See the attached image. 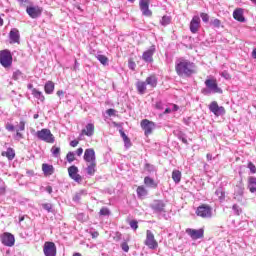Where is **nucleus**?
Here are the masks:
<instances>
[{"label": "nucleus", "instance_id": "obj_1", "mask_svg": "<svg viewBox=\"0 0 256 256\" xmlns=\"http://www.w3.org/2000/svg\"><path fill=\"white\" fill-rule=\"evenodd\" d=\"M175 72L178 77H193V75H197V64L190 59L180 57L175 62Z\"/></svg>", "mask_w": 256, "mask_h": 256}, {"label": "nucleus", "instance_id": "obj_2", "mask_svg": "<svg viewBox=\"0 0 256 256\" xmlns=\"http://www.w3.org/2000/svg\"><path fill=\"white\" fill-rule=\"evenodd\" d=\"M86 163L87 175L93 176L97 173V156L95 155V149L88 148L84 152L83 157Z\"/></svg>", "mask_w": 256, "mask_h": 256}, {"label": "nucleus", "instance_id": "obj_3", "mask_svg": "<svg viewBox=\"0 0 256 256\" xmlns=\"http://www.w3.org/2000/svg\"><path fill=\"white\" fill-rule=\"evenodd\" d=\"M197 217L201 219H211L213 217V207L209 204H200L195 211Z\"/></svg>", "mask_w": 256, "mask_h": 256}, {"label": "nucleus", "instance_id": "obj_4", "mask_svg": "<svg viewBox=\"0 0 256 256\" xmlns=\"http://www.w3.org/2000/svg\"><path fill=\"white\" fill-rule=\"evenodd\" d=\"M36 136L40 141H44L45 143H55V136L47 128L37 131Z\"/></svg>", "mask_w": 256, "mask_h": 256}, {"label": "nucleus", "instance_id": "obj_5", "mask_svg": "<svg viewBox=\"0 0 256 256\" xmlns=\"http://www.w3.org/2000/svg\"><path fill=\"white\" fill-rule=\"evenodd\" d=\"M0 64L2 65V67H5V69H9V67L13 65V55H11V51H0Z\"/></svg>", "mask_w": 256, "mask_h": 256}, {"label": "nucleus", "instance_id": "obj_6", "mask_svg": "<svg viewBox=\"0 0 256 256\" xmlns=\"http://www.w3.org/2000/svg\"><path fill=\"white\" fill-rule=\"evenodd\" d=\"M144 245L148 247V249L155 250L159 247V242L155 239V234L152 233L151 230L146 231V239L144 241Z\"/></svg>", "mask_w": 256, "mask_h": 256}, {"label": "nucleus", "instance_id": "obj_7", "mask_svg": "<svg viewBox=\"0 0 256 256\" xmlns=\"http://www.w3.org/2000/svg\"><path fill=\"white\" fill-rule=\"evenodd\" d=\"M140 127L144 131L145 137H149V135H153V131H155V122L149 119H143L140 122Z\"/></svg>", "mask_w": 256, "mask_h": 256}, {"label": "nucleus", "instance_id": "obj_8", "mask_svg": "<svg viewBox=\"0 0 256 256\" xmlns=\"http://www.w3.org/2000/svg\"><path fill=\"white\" fill-rule=\"evenodd\" d=\"M26 13L31 17V19H39L43 15V7L30 5L26 7Z\"/></svg>", "mask_w": 256, "mask_h": 256}, {"label": "nucleus", "instance_id": "obj_9", "mask_svg": "<svg viewBox=\"0 0 256 256\" xmlns=\"http://www.w3.org/2000/svg\"><path fill=\"white\" fill-rule=\"evenodd\" d=\"M205 86L209 91H212V93H223V90L219 88V84H217V79L215 78L206 79Z\"/></svg>", "mask_w": 256, "mask_h": 256}, {"label": "nucleus", "instance_id": "obj_10", "mask_svg": "<svg viewBox=\"0 0 256 256\" xmlns=\"http://www.w3.org/2000/svg\"><path fill=\"white\" fill-rule=\"evenodd\" d=\"M68 175L70 179H73L76 183H81L83 181V177L79 174V168L75 165L68 168Z\"/></svg>", "mask_w": 256, "mask_h": 256}, {"label": "nucleus", "instance_id": "obj_11", "mask_svg": "<svg viewBox=\"0 0 256 256\" xmlns=\"http://www.w3.org/2000/svg\"><path fill=\"white\" fill-rule=\"evenodd\" d=\"M186 233L194 241H197V239H203V237H205V230L203 228H200L198 230L188 228V229H186Z\"/></svg>", "mask_w": 256, "mask_h": 256}, {"label": "nucleus", "instance_id": "obj_12", "mask_svg": "<svg viewBox=\"0 0 256 256\" xmlns=\"http://www.w3.org/2000/svg\"><path fill=\"white\" fill-rule=\"evenodd\" d=\"M209 110L213 113L216 117H221V115H225V107L219 106L217 101H213L209 105Z\"/></svg>", "mask_w": 256, "mask_h": 256}, {"label": "nucleus", "instance_id": "obj_13", "mask_svg": "<svg viewBox=\"0 0 256 256\" xmlns=\"http://www.w3.org/2000/svg\"><path fill=\"white\" fill-rule=\"evenodd\" d=\"M43 253L45 256H57V246L53 242H45Z\"/></svg>", "mask_w": 256, "mask_h": 256}, {"label": "nucleus", "instance_id": "obj_14", "mask_svg": "<svg viewBox=\"0 0 256 256\" xmlns=\"http://www.w3.org/2000/svg\"><path fill=\"white\" fill-rule=\"evenodd\" d=\"M189 29L193 35L199 33V29H201V18L199 16L195 15L192 17Z\"/></svg>", "mask_w": 256, "mask_h": 256}, {"label": "nucleus", "instance_id": "obj_15", "mask_svg": "<svg viewBox=\"0 0 256 256\" xmlns=\"http://www.w3.org/2000/svg\"><path fill=\"white\" fill-rule=\"evenodd\" d=\"M151 3V0H140L139 7L142 12V15L145 17H152L153 12L149 10V4Z\"/></svg>", "mask_w": 256, "mask_h": 256}, {"label": "nucleus", "instance_id": "obj_16", "mask_svg": "<svg viewBox=\"0 0 256 256\" xmlns=\"http://www.w3.org/2000/svg\"><path fill=\"white\" fill-rule=\"evenodd\" d=\"M156 51L155 45L150 46L149 49L142 54L143 61H145V63H153V55H155Z\"/></svg>", "mask_w": 256, "mask_h": 256}, {"label": "nucleus", "instance_id": "obj_17", "mask_svg": "<svg viewBox=\"0 0 256 256\" xmlns=\"http://www.w3.org/2000/svg\"><path fill=\"white\" fill-rule=\"evenodd\" d=\"M1 242L6 247H13V245H15V236L9 232H5L1 236Z\"/></svg>", "mask_w": 256, "mask_h": 256}, {"label": "nucleus", "instance_id": "obj_18", "mask_svg": "<svg viewBox=\"0 0 256 256\" xmlns=\"http://www.w3.org/2000/svg\"><path fill=\"white\" fill-rule=\"evenodd\" d=\"M81 135H86V137H93V135H95V125L93 123H88L85 128L82 129Z\"/></svg>", "mask_w": 256, "mask_h": 256}, {"label": "nucleus", "instance_id": "obj_19", "mask_svg": "<svg viewBox=\"0 0 256 256\" xmlns=\"http://www.w3.org/2000/svg\"><path fill=\"white\" fill-rule=\"evenodd\" d=\"M233 17L236 21H239V23H245V16H243V9L237 8L233 12Z\"/></svg>", "mask_w": 256, "mask_h": 256}, {"label": "nucleus", "instance_id": "obj_20", "mask_svg": "<svg viewBox=\"0 0 256 256\" xmlns=\"http://www.w3.org/2000/svg\"><path fill=\"white\" fill-rule=\"evenodd\" d=\"M21 36L19 35V30L17 29H12L9 33V39L10 43H18L19 44V39Z\"/></svg>", "mask_w": 256, "mask_h": 256}, {"label": "nucleus", "instance_id": "obj_21", "mask_svg": "<svg viewBox=\"0 0 256 256\" xmlns=\"http://www.w3.org/2000/svg\"><path fill=\"white\" fill-rule=\"evenodd\" d=\"M144 185H146V187H149L150 189H157V187L159 186V184L149 176H146L144 178Z\"/></svg>", "mask_w": 256, "mask_h": 256}, {"label": "nucleus", "instance_id": "obj_22", "mask_svg": "<svg viewBox=\"0 0 256 256\" xmlns=\"http://www.w3.org/2000/svg\"><path fill=\"white\" fill-rule=\"evenodd\" d=\"M146 85H149L152 89H155L157 87L158 79L155 74H152L146 78L145 81Z\"/></svg>", "mask_w": 256, "mask_h": 256}, {"label": "nucleus", "instance_id": "obj_23", "mask_svg": "<svg viewBox=\"0 0 256 256\" xmlns=\"http://www.w3.org/2000/svg\"><path fill=\"white\" fill-rule=\"evenodd\" d=\"M136 89H137L139 95H145V93L147 91V82H145V81H138L136 83Z\"/></svg>", "mask_w": 256, "mask_h": 256}, {"label": "nucleus", "instance_id": "obj_24", "mask_svg": "<svg viewBox=\"0 0 256 256\" xmlns=\"http://www.w3.org/2000/svg\"><path fill=\"white\" fill-rule=\"evenodd\" d=\"M2 157H6L8 161H13L15 159V150L13 148H8L6 151H2Z\"/></svg>", "mask_w": 256, "mask_h": 256}, {"label": "nucleus", "instance_id": "obj_25", "mask_svg": "<svg viewBox=\"0 0 256 256\" xmlns=\"http://www.w3.org/2000/svg\"><path fill=\"white\" fill-rule=\"evenodd\" d=\"M136 193H137V196L139 199H143V198L147 197L149 191H147V188H145V186L140 185L137 187Z\"/></svg>", "mask_w": 256, "mask_h": 256}, {"label": "nucleus", "instance_id": "obj_26", "mask_svg": "<svg viewBox=\"0 0 256 256\" xmlns=\"http://www.w3.org/2000/svg\"><path fill=\"white\" fill-rule=\"evenodd\" d=\"M44 91L46 95L53 94V91H55V83L53 81H47L44 85Z\"/></svg>", "mask_w": 256, "mask_h": 256}, {"label": "nucleus", "instance_id": "obj_27", "mask_svg": "<svg viewBox=\"0 0 256 256\" xmlns=\"http://www.w3.org/2000/svg\"><path fill=\"white\" fill-rule=\"evenodd\" d=\"M152 209L154 211H163L165 209V203L161 200H155L152 204Z\"/></svg>", "mask_w": 256, "mask_h": 256}, {"label": "nucleus", "instance_id": "obj_28", "mask_svg": "<svg viewBox=\"0 0 256 256\" xmlns=\"http://www.w3.org/2000/svg\"><path fill=\"white\" fill-rule=\"evenodd\" d=\"M249 191L250 193L256 192V177L250 176L248 178Z\"/></svg>", "mask_w": 256, "mask_h": 256}, {"label": "nucleus", "instance_id": "obj_29", "mask_svg": "<svg viewBox=\"0 0 256 256\" xmlns=\"http://www.w3.org/2000/svg\"><path fill=\"white\" fill-rule=\"evenodd\" d=\"M42 171H43L44 175H53V173H54L53 165L42 164Z\"/></svg>", "mask_w": 256, "mask_h": 256}, {"label": "nucleus", "instance_id": "obj_30", "mask_svg": "<svg viewBox=\"0 0 256 256\" xmlns=\"http://www.w3.org/2000/svg\"><path fill=\"white\" fill-rule=\"evenodd\" d=\"M32 95L42 103L43 101H45V96L43 95V92L37 90L36 88L32 89Z\"/></svg>", "mask_w": 256, "mask_h": 256}, {"label": "nucleus", "instance_id": "obj_31", "mask_svg": "<svg viewBox=\"0 0 256 256\" xmlns=\"http://www.w3.org/2000/svg\"><path fill=\"white\" fill-rule=\"evenodd\" d=\"M119 133L124 141L126 147H131V139L128 138L127 134L123 131V129L119 130Z\"/></svg>", "mask_w": 256, "mask_h": 256}, {"label": "nucleus", "instance_id": "obj_32", "mask_svg": "<svg viewBox=\"0 0 256 256\" xmlns=\"http://www.w3.org/2000/svg\"><path fill=\"white\" fill-rule=\"evenodd\" d=\"M172 179L174 183H181V171L173 170L172 171Z\"/></svg>", "mask_w": 256, "mask_h": 256}, {"label": "nucleus", "instance_id": "obj_33", "mask_svg": "<svg viewBox=\"0 0 256 256\" xmlns=\"http://www.w3.org/2000/svg\"><path fill=\"white\" fill-rule=\"evenodd\" d=\"M160 23L163 27H167V25L171 23V16L164 15L160 20Z\"/></svg>", "mask_w": 256, "mask_h": 256}, {"label": "nucleus", "instance_id": "obj_34", "mask_svg": "<svg viewBox=\"0 0 256 256\" xmlns=\"http://www.w3.org/2000/svg\"><path fill=\"white\" fill-rule=\"evenodd\" d=\"M96 59H98V61L102 65H107V63H109V58H107V56H105V55H98V56H96Z\"/></svg>", "mask_w": 256, "mask_h": 256}, {"label": "nucleus", "instance_id": "obj_35", "mask_svg": "<svg viewBox=\"0 0 256 256\" xmlns=\"http://www.w3.org/2000/svg\"><path fill=\"white\" fill-rule=\"evenodd\" d=\"M51 153L54 157H59V155H61V147L59 146H53L51 148Z\"/></svg>", "mask_w": 256, "mask_h": 256}, {"label": "nucleus", "instance_id": "obj_36", "mask_svg": "<svg viewBox=\"0 0 256 256\" xmlns=\"http://www.w3.org/2000/svg\"><path fill=\"white\" fill-rule=\"evenodd\" d=\"M99 215L107 217V216L111 215V211L107 207H102L100 209Z\"/></svg>", "mask_w": 256, "mask_h": 256}, {"label": "nucleus", "instance_id": "obj_37", "mask_svg": "<svg viewBox=\"0 0 256 256\" xmlns=\"http://www.w3.org/2000/svg\"><path fill=\"white\" fill-rule=\"evenodd\" d=\"M43 209L47 211L48 213H53V204L51 203H43L42 204Z\"/></svg>", "mask_w": 256, "mask_h": 256}, {"label": "nucleus", "instance_id": "obj_38", "mask_svg": "<svg viewBox=\"0 0 256 256\" xmlns=\"http://www.w3.org/2000/svg\"><path fill=\"white\" fill-rule=\"evenodd\" d=\"M216 195L217 197L220 199V201L225 200V191H223V189H218L216 190Z\"/></svg>", "mask_w": 256, "mask_h": 256}, {"label": "nucleus", "instance_id": "obj_39", "mask_svg": "<svg viewBox=\"0 0 256 256\" xmlns=\"http://www.w3.org/2000/svg\"><path fill=\"white\" fill-rule=\"evenodd\" d=\"M66 159H67L68 163H73V161H75V153L68 152L66 155Z\"/></svg>", "mask_w": 256, "mask_h": 256}, {"label": "nucleus", "instance_id": "obj_40", "mask_svg": "<svg viewBox=\"0 0 256 256\" xmlns=\"http://www.w3.org/2000/svg\"><path fill=\"white\" fill-rule=\"evenodd\" d=\"M129 225L134 231H137V229H139V222H137V220L130 221Z\"/></svg>", "mask_w": 256, "mask_h": 256}, {"label": "nucleus", "instance_id": "obj_41", "mask_svg": "<svg viewBox=\"0 0 256 256\" xmlns=\"http://www.w3.org/2000/svg\"><path fill=\"white\" fill-rule=\"evenodd\" d=\"M247 167L249 168V170L252 173V175H255V173H256V166H255V164H253V162H248Z\"/></svg>", "mask_w": 256, "mask_h": 256}, {"label": "nucleus", "instance_id": "obj_42", "mask_svg": "<svg viewBox=\"0 0 256 256\" xmlns=\"http://www.w3.org/2000/svg\"><path fill=\"white\" fill-rule=\"evenodd\" d=\"M200 17H201L203 23H209V14L202 12V13H200Z\"/></svg>", "mask_w": 256, "mask_h": 256}, {"label": "nucleus", "instance_id": "obj_43", "mask_svg": "<svg viewBox=\"0 0 256 256\" xmlns=\"http://www.w3.org/2000/svg\"><path fill=\"white\" fill-rule=\"evenodd\" d=\"M83 195H84L83 191L76 193L73 197V201H81V197H83Z\"/></svg>", "mask_w": 256, "mask_h": 256}, {"label": "nucleus", "instance_id": "obj_44", "mask_svg": "<svg viewBox=\"0 0 256 256\" xmlns=\"http://www.w3.org/2000/svg\"><path fill=\"white\" fill-rule=\"evenodd\" d=\"M121 249L124 251V253H129V244L127 242H123L121 244Z\"/></svg>", "mask_w": 256, "mask_h": 256}, {"label": "nucleus", "instance_id": "obj_45", "mask_svg": "<svg viewBox=\"0 0 256 256\" xmlns=\"http://www.w3.org/2000/svg\"><path fill=\"white\" fill-rule=\"evenodd\" d=\"M211 24L213 25V27H216L217 29H219V27H221V20L219 19H214Z\"/></svg>", "mask_w": 256, "mask_h": 256}, {"label": "nucleus", "instance_id": "obj_46", "mask_svg": "<svg viewBox=\"0 0 256 256\" xmlns=\"http://www.w3.org/2000/svg\"><path fill=\"white\" fill-rule=\"evenodd\" d=\"M128 67L129 69H131L132 71H135V67H137V65L135 64V61H133V59H130L128 61Z\"/></svg>", "mask_w": 256, "mask_h": 256}, {"label": "nucleus", "instance_id": "obj_47", "mask_svg": "<svg viewBox=\"0 0 256 256\" xmlns=\"http://www.w3.org/2000/svg\"><path fill=\"white\" fill-rule=\"evenodd\" d=\"M106 113H107V115H108L109 117H113V116H115V113H117V111H116L115 109H113V108H110V109H108V110L106 111Z\"/></svg>", "mask_w": 256, "mask_h": 256}, {"label": "nucleus", "instance_id": "obj_48", "mask_svg": "<svg viewBox=\"0 0 256 256\" xmlns=\"http://www.w3.org/2000/svg\"><path fill=\"white\" fill-rule=\"evenodd\" d=\"M232 209H233V211H235L236 215H240V213H241V208H239V205L234 204V205L232 206Z\"/></svg>", "mask_w": 256, "mask_h": 256}, {"label": "nucleus", "instance_id": "obj_49", "mask_svg": "<svg viewBox=\"0 0 256 256\" xmlns=\"http://www.w3.org/2000/svg\"><path fill=\"white\" fill-rule=\"evenodd\" d=\"M18 3L21 5V7H25V5H29V0H18Z\"/></svg>", "mask_w": 256, "mask_h": 256}, {"label": "nucleus", "instance_id": "obj_50", "mask_svg": "<svg viewBox=\"0 0 256 256\" xmlns=\"http://www.w3.org/2000/svg\"><path fill=\"white\" fill-rule=\"evenodd\" d=\"M6 129H7V131H15V126H13V124H11V123H7Z\"/></svg>", "mask_w": 256, "mask_h": 256}, {"label": "nucleus", "instance_id": "obj_51", "mask_svg": "<svg viewBox=\"0 0 256 256\" xmlns=\"http://www.w3.org/2000/svg\"><path fill=\"white\" fill-rule=\"evenodd\" d=\"M7 193V187L6 186H0V195H5Z\"/></svg>", "mask_w": 256, "mask_h": 256}, {"label": "nucleus", "instance_id": "obj_52", "mask_svg": "<svg viewBox=\"0 0 256 256\" xmlns=\"http://www.w3.org/2000/svg\"><path fill=\"white\" fill-rule=\"evenodd\" d=\"M77 145H79V140H72L70 142V147H77Z\"/></svg>", "mask_w": 256, "mask_h": 256}, {"label": "nucleus", "instance_id": "obj_53", "mask_svg": "<svg viewBox=\"0 0 256 256\" xmlns=\"http://www.w3.org/2000/svg\"><path fill=\"white\" fill-rule=\"evenodd\" d=\"M19 131H25V122H23V121L20 122Z\"/></svg>", "mask_w": 256, "mask_h": 256}, {"label": "nucleus", "instance_id": "obj_54", "mask_svg": "<svg viewBox=\"0 0 256 256\" xmlns=\"http://www.w3.org/2000/svg\"><path fill=\"white\" fill-rule=\"evenodd\" d=\"M76 155H77L78 157H81V156L83 155V148H78V149L76 150Z\"/></svg>", "mask_w": 256, "mask_h": 256}, {"label": "nucleus", "instance_id": "obj_55", "mask_svg": "<svg viewBox=\"0 0 256 256\" xmlns=\"http://www.w3.org/2000/svg\"><path fill=\"white\" fill-rule=\"evenodd\" d=\"M155 107L156 109H163V102H156Z\"/></svg>", "mask_w": 256, "mask_h": 256}, {"label": "nucleus", "instance_id": "obj_56", "mask_svg": "<svg viewBox=\"0 0 256 256\" xmlns=\"http://www.w3.org/2000/svg\"><path fill=\"white\" fill-rule=\"evenodd\" d=\"M207 161H213V154L208 153L206 154Z\"/></svg>", "mask_w": 256, "mask_h": 256}, {"label": "nucleus", "instance_id": "obj_57", "mask_svg": "<svg viewBox=\"0 0 256 256\" xmlns=\"http://www.w3.org/2000/svg\"><path fill=\"white\" fill-rule=\"evenodd\" d=\"M56 95H57L58 97H63V95H65V92H63V90H58L57 93H56Z\"/></svg>", "mask_w": 256, "mask_h": 256}, {"label": "nucleus", "instance_id": "obj_58", "mask_svg": "<svg viewBox=\"0 0 256 256\" xmlns=\"http://www.w3.org/2000/svg\"><path fill=\"white\" fill-rule=\"evenodd\" d=\"M180 140L182 141V143H184V145L189 144V142L187 141V138H185V137H180Z\"/></svg>", "mask_w": 256, "mask_h": 256}, {"label": "nucleus", "instance_id": "obj_59", "mask_svg": "<svg viewBox=\"0 0 256 256\" xmlns=\"http://www.w3.org/2000/svg\"><path fill=\"white\" fill-rule=\"evenodd\" d=\"M46 191H47V193H49V194L53 193V187L47 186V187H46Z\"/></svg>", "mask_w": 256, "mask_h": 256}, {"label": "nucleus", "instance_id": "obj_60", "mask_svg": "<svg viewBox=\"0 0 256 256\" xmlns=\"http://www.w3.org/2000/svg\"><path fill=\"white\" fill-rule=\"evenodd\" d=\"M172 106V111H179V107L177 106V104H173Z\"/></svg>", "mask_w": 256, "mask_h": 256}, {"label": "nucleus", "instance_id": "obj_61", "mask_svg": "<svg viewBox=\"0 0 256 256\" xmlns=\"http://www.w3.org/2000/svg\"><path fill=\"white\" fill-rule=\"evenodd\" d=\"M171 109L170 108H166L165 111H164V115H167V113H171Z\"/></svg>", "mask_w": 256, "mask_h": 256}, {"label": "nucleus", "instance_id": "obj_62", "mask_svg": "<svg viewBox=\"0 0 256 256\" xmlns=\"http://www.w3.org/2000/svg\"><path fill=\"white\" fill-rule=\"evenodd\" d=\"M252 57L253 59H256V48L252 51Z\"/></svg>", "mask_w": 256, "mask_h": 256}, {"label": "nucleus", "instance_id": "obj_63", "mask_svg": "<svg viewBox=\"0 0 256 256\" xmlns=\"http://www.w3.org/2000/svg\"><path fill=\"white\" fill-rule=\"evenodd\" d=\"M17 137H19L20 139H23V134H21L20 132L16 133Z\"/></svg>", "mask_w": 256, "mask_h": 256}, {"label": "nucleus", "instance_id": "obj_64", "mask_svg": "<svg viewBox=\"0 0 256 256\" xmlns=\"http://www.w3.org/2000/svg\"><path fill=\"white\" fill-rule=\"evenodd\" d=\"M73 256H83V255H81V253H79V252H76L73 254Z\"/></svg>", "mask_w": 256, "mask_h": 256}]
</instances>
